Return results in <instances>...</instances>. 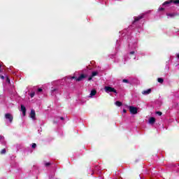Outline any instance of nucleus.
Masks as SVG:
<instances>
[{
  "mask_svg": "<svg viewBox=\"0 0 179 179\" xmlns=\"http://www.w3.org/2000/svg\"><path fill=\"white\" fill-rule=\"evenodd\" d=\"M5 119H6V122L7 125H9L12 124V122H13V115L10 113H6Z\"/></svg>",
  "mask_w": 179,
  "mask_h": 179,
  "instance_id": "nucleus-2",
  "label": "nucleus"
},
{
  "mask_svg": "<svg viewBox=\"0 0 179 179\" xmlns=\"http://www.w3.org/2000/svg\"><path fill=\"white\" fill-rule=\"evenodd\" d=\"M35 94H36L35 92L31 93V94H30V97H31V99H33V97H34Z\"/></svg>",
  "mask_w": 179,
  "mask_h": 179,
  "instance_id": "nucleus-26",
  "label": "nucleus"
},
{
  "mask_svg": "<svg viewBox=\"0 0 179 179\" xmlns=\"http://www.w3.org/2000/svg\"><path fill=\"white\" fill-rule=\"evenodd\" d=\"M31 148H32V149H36V148H37V144H36V143H32L31 144Z\"/></svg>",
  "mask_w": 179,
  "mask_h": 179,
  "instance_id": "nucleus-24",
  "label": "nucleus"
},
{
  "mask_svg": "<svg viewBox=\"0 0 179 179\" xmlns=\"http://www.w3.org/2000/svg\"><path fill=\"white\" fill-rule=\"evenodd\" d=\"M86 78H87V74H80V76L77 78L75 76H69L62 79L59 82L60 85H64V82H68V80H72L73 79H76V82H81V80H84L85 79H86Z\"/></svg>",
  "mask_w": 179,
  "mask_h": 179,
  "instance_id": "nucleus-1",
  "label": "nucleus"
},
{
  "mask_svg": "<svg viewBox=\"0 0 179 179\" xmlns=\"http://www.w3.org/2000/svg\"><path fill=\"white\" fill-rule=\"evenodd\" d=\"M37 93H43V89L38 88V91H37Z\"/></svg>",
  "mask_w": 179,
  "mask_h": 179,
  "instance_id": "nucleus-28",
  "label": "nucleus"
},
{
  "mask_svg": "<svg viewBox=\"0 0 179 179\" xmlns=\"http://www.w3.org/2000/svg\"><path fill=\"white\" fill-rule=\"evenodd\" d=\"M176 57H177V58H178V59H179V53H177V54H176Z\"/></svg>",
  "mask_w": 179,
  "mask_h": 179,
  "instance_id": "nucleus-36",
  "label": "nucleus"
},
{
  "mask_svg": "<svg viewBox=\"0 0 179 179\" xmlns=\"http://www.w3.org/2000/svg\"><path fill=\"white\" fill-rule=\"evenodd\" d=\"M6 83H8V85H10V79L9 78V77H6Z\"/></svg>",
  "mask_w": 179,
  "mask_h": 179,
  "instance_id": "nucleus-22",
  "label": "nucleus"
},
{
  "mask_svg": "<svg viewBox=\"0 0 179 179\" xmlns=\"http://www.w3.org/2000/svg\"><path fill=\"white\" fill-rule=\"evenodd\" d=\"M156 114L160 117L162 115V114H163V113L160 111H157Z\"/></svg>",
  "mask_w": 179,
  "mask_h": 179,
  "instance_id": "nucleus-29",
  "label": "nucleus"
},
{
  "mask_svg": "<svg viewBox=\"0 0 179 179\" xmlns=\"http://www.w3.org/2000/svg\"><path fill=\"white\" fill-rule=\"evenodd\" d=\"M45 166L46 167H48V166H51V163L47 162V163L45 164Z\"/></svg>",
  "mask_w": 179,
  "mask_h": 179,
  "instance_id": "nucleus-30",
  "label": "nucleus"
},
{
  "mask_svg": "<svg viewBox=\"0 0 179 179\" xmlns=\"http://www.w3.org/2000/svg\"><path fill=\"white\" fill-rule=\"evenodd\" d=\"M136 52V47L131 45L129 47V55H131L133 57L134 59H135L136 57H135V53Z\"/></svg>",
  "mask_w": 179,
  "mask_h": 179,
  "instance_id": "nucleus-3",
  "label": "nucleus"
},
{
  "mask_svg": "<svg viewBox=\"0 0 179 179\" xmlns=\"http://www.w3.org/2000/svg\"><path fill=\"white\" fill-rule=\"evenodd\" d=\"M49 178H54V175H52V176H49Z\"/></svg>",
  "mask_w": 179,
  "mask_h": 179,
  "instance_id": "nucleus-34",
  "label": "nucleus"
},
{
  "mask_svg": "<svg viewBox=\"0 0 179 179\" xmlns=\"http://www.w3.org/2000/svg\"><path fill=\"white\" fill-rule=\"evenodd\" d=\"M129 111L131 114H138V108L134 107V106H130L129 107Z\"/></svg>",
  "mask_w": 179,
  "mask_h": 179,
  "instance_id": "nucleus-7",
  "label": "nucleus"
},
{
  "mask_svg": "<svg viewBox=\"0 0 179 179\" xmlns=\"http://www.w3.org/2000/svg\"><path fill=\"white\" fill-rule=\"evenodd\" d=\"M30 117L32 120H36V111L34 110H31Z\"/></svg>",
  "mask_w": 179,
  "mask_h": 179,
  "instance_id": "nucleus-14",
  "label": "nucleus"
},
{
  "mask_svg": "<svg viewBox=\"0 0 179 179\" xmlns=\"http://www.w3.org/2000/svg\"><path fill=\"white\" fill-rule=\"evenodd\" d=\"M114 57V55H112L111 58Z\"/></svg>",
  "mask_w": 179,
  "mask_h": 179,
  "instance_id": "nucleus-41",
  "label": "nucleus"
},
{
  "mask_svg": "<svg viewBox=\"0 0 179 179\" xmlns=\"http://www.w3.org/2000/svg\"><path fill=\"white\" fill-rule=\"evenodd\" d=\"M65 118L64 117H57L54 119V124H58L59 121H64Z\"/></svg>",
  "mask_w": 179,
  "mask_h": 179,
  "instance_id": "nucleus-9",
  "label": "nucleus"
},
{
  "mask_svg": "<svg viewBox=\"0 0 179 179\" xmlns=\"http://www.w3.org/2000/svg\"><path fill=\"white\" fill-rule=\"evenodd\" d=\"M21 111L22 112L23 115H26V107L24 105H21Z\"/></svg>",
  "mask_w": 179,
  "mask_h": 179,
  "instance_id": "nucleus-16",
  "label": "nucleus"
},
{
  "mask_svg": "<svg viewBox=\"0 0 179 179\" xmlns=\"http://www.w3.org/2000/svg\"><path fill=\"white\" fill-rule=\"evenodd\" d=\"M174 2V4L175 5H178V3H179V0H175V1H173Z\"/></svg>",
  "mask_w": 179,
  "mask_h": 179,
  "instance_id": "nucleus-31",
  "label": "nucleus"
},
{
  "mask_svg": "<svg viewBox=\"0 0 179 179\" xmlns=\"http://www.w3.org/2000/svg\"><path fill=\"white\" fill-rule=\"evenodd\" d=\"M155 122H156V118L151 117H150L149 120H148V124H150V125H153V124H155Z\"/></svg>",
  "mask_w": 179,
  "mask_h": 179,
  "instance_id": "nucleus-13",
  "label": "nucleus"
},
{
  "mask_svg": "<svg viewBox=\"0 0 179 179\" xmlns=\"http://www.w3.org/2000/svg\"><path fill=\"white\" fill-rule=\"evenodd\" d=\"M159 10H164V8H159Z\"/></svg>",
  "mask_w": 179,
  "mask_h": 179,
  "instance_id": "nucleus-33",
  "label": "nucleus"
},
{
  "mask_svg": "<svg viewBox=\"0 0 179 179\" xmlns=\"http://www.w3.org/2000/svg\"><path fill=\"white\" fill-rule=\"evenodd\" d=\"M11 166L13 169H17V170L19 169V164L16 163V162H13V164H11Z\"/></svg>",
  "mask_w": 179,
  "mask_h": 179,
  "instance_id": "nucleus-17",
  "label": "nucleus"
},
{
  "mask_svg": "<svg viewBox=\"0 0 179 179\" xmlns=\"http://www.w3.org/2000/svg\"><path fill=\"white\" fill-rule=\"evenodd\" d=\"M178 94H176V98L178 99Z\"/></svg>",
  "mask_w": 179,
  "mask_h": 179,
  "instance_id": "nucleus-37",
  "label": "nucleus"
},
{
  "mask_svg": "<svg viewBox=\"0 0 179 179\" xmlns=\"http://www.w3.org/2000/svg\"><path fill=\"white\" fill-rule=\"evenodd\" d=\"M176 1V0H169V1H166L165 2L163 3V6H167L169 5H170L171 3H174V2Z\"/></svg>",
  "mask_w": 179,
  "mask_h": 179,
  "instance_id": "nucleus-11",
  "label": "nucleus"
},
{
  "mask_svg": "<svg viewBox=\"0 0 179 179\" xmlns=\"http://www.w3.org/2000/svg\"><path fill=\"white\" fill-rule=\"evenodd\" d=\"M1 71L0 70V73H1Z\"/></svg>",
  "mask_w": 179,
  "mask_h": 179,
  "instance_id": "nucleus-43",
  "label": "nucleus"
},
{
  "mask_svg": "<svg viewBox=\"0 0 179 179\" xmlns=\"http://www.w3.org/2000/svg\"><path fill=\"white\" fill-rule=\"evenodd\" d=\"M91 174H92V176H93V171H92V173Z\"/></svg>",
  "mask_w": 179,
  "mask_h": 179,
  "instance_id": "nucleus-40",
  "label": "nucleus"
},
{
  "mask_svg": "<svg viewBox=\"0 0 179 179\" xmlns=\"http://www.w3.org/2000/svg\"><path fill=\"white\" fill-rule=\"evenodd\" d=\"M5 153H6V149H3V150H1V155H5Z\"/></svg>",
  "mask_w": 179,
  "mask_h": 179,
  "instance_id": "nucleus-25",
  "label": "nucleus"
},
{
  "mask_svg": "<svg viewBox=\"0 0 179 179\" xmlns=\"http://www.w3.org/2000/svg\"><path fill=\"white\" fill-rule=\"evenodd\" d=\"M96 94H97V91L96 90H91L89 97L90 99H93V97H94V96H96Z\"/></svg>",
  "mask_w": 179,
  "mask_h": 179,
  "instance_id": "nucleus-10",
  "label": "nucleus"
},
{
  "mask_svg": "<svg viewBox=\"0 0 179 179\" xmlns=\"http://www.w3.org/2000/svg\"><path fill=\"white\" fill-rule=\"evenodd\" d=\"M143 16H145V15L141 14L137 17H134V20L133 21L132 24H135L136 22H139V20L143 19Z\"/></svg>",
  "mask_w": 179,
  "mask_h": 179,
  "instance_id": "nucleus-6",
  "label": "nucleus"
},
{
  "mask_svg": "<svg viewBox=\"0 0 179 179\" xmlns=\"http://www.w3.org/2000/svg\"><path fill=\"white\" fill-rule=\"evenodd\" d=\"M104 90L106 93H115V94H118V92H117V90L115 89H114V87H110V86H106L104 87Z\"/></svg>",
  "mask_w": 179,
  "mask_h": 179,
  "instance_id": "nucleus-4",
  "label": "nucleus"
},
{
  "mask_svg": "<svg viewBox=\"0 0 179 179\" xmlns=\"http://www.w3.org/2000/svg\"><path fill=\"white\" fill-rule=\"evenodd\" d=\"M0 145H2L3 146H6V141H5V137L1 135H0Z\"/></svg>",
  "mask_w": 179,
  "mask_h": 179,
  "instance_id": "nucleus-8",
  "label": "nucleus"
},
{
  "mask_svg": "<svg viewBox=\"0 0 179 179\" xmlns=\"http://www.w3.org/2000/svg\"><path fill=\"white\" fill-rule=\"evenodd\" d=\"M93 79V77H92V76H90L89 78H88V80L90 81Z\"/></svg>",
  "mask_w": 179,
  "mask_h": 179,
  "instance_id": "nucleus-32",
  "label": "nucleus"
},
{
  "mask_svg": "<svg viewBox=\"0 0 179 179\" xmlns=\"http://www.w3.org/2000/svg\"><path fill=\"white\" fill-rule=\"evenodd\" d=\"M1 79H5V76H1Z\"/></svg>",
  "mask_w": 179,
  "mask_h": 179,
  "instance_id": "nucleus-35",
  "label": "nucleus"
},
{
  "mask_svg": "<svg viewBox=\"0 0 179 179\" xmlns=\"http://www.w3.org/2000/svg\"><path fill=\"white\" fill-rule=\"evenodd\" d=\"M56 94H61V91L58 88L52 87L51 96H55Z\"/></svg>",
  "mask_w": 179,
  "mask_h": 179,
  "instance_id": "nucleus-5",
  "label": "nucleus"
},
{
  "mask_svg": "<svg viewBox=\"0 0 179 179\" xmlns=\"http://www.w3.org/2000/svg\"><path fill=\"white\" fill-rule=\"evenodd\" d=\"M150 93H152V89H148L142 92V94L144 96H148V94H150Z\"/></svg>",
  "mask_w": 179,
  "mask_h": 179,
  "instance_id": "nucleus-12",
  "label": "nucleus"
},
{
  "mask_svg": "<svg viewBox=\"0 0 179 179\" xmlns=\"http://www.w3.org/2000/svg\"><path fill=\"white\" fill-rule=\"evenodd\" d=\"M157 80H158L159 83H163V82H164V80L162 78H159L157 79Z\"/></svg>",
  "mask_w": 179,
  "mask_h": 179,
  "instance_id": "nucleus-23",
  "label": "nucleus"
},
{
  "mask_svg": "<svg viewBox=\"0 0 179 179\" xmlns=\"http://www.w3.org/2000/svg\"><path fill=\"white\" fill-rule=\"evenodd\" d=\"M128 61V56L124 55L123 57V62L125 64Z\"/></svg>",
  "mask_w": 179,
  "mask_h": 179,
  "instance_id": "nucleus-21",
  "label": "nucleus"
},
{
  "mask_svg": "<svg viewBox=\"0 0 179 179\" xmlns=\"http://www.w3.org/2000/svg\"><path fill=\"white\" fill-rule=\"evenodd\" d=\"M115 106H117V107H121L122 106V103L121 101H117L115 103Z\"/></svg>",
  "mask_w": 179,
  "mask_h": 179,
  "instance_id": "nucleus-19",
  "label": "nucleus"
},
{
  "mask_svg": "<svg viewBox=\"0 0 179 179\" xmlns=\"http://www.w3.org/2000/svg\"><path fill=\"white\" fill-rule=\"evenodd\" d=\"M166 16H169V17H174V16H179V14L177 13H166Z\"/></svg>",
  "mask_w": 179,
  "mask_h": 179,
  "instance_id": "nucleus-15",
  "label": "nucleus"
},
{
  "mask_svg": "<svg viewBox=\"0 0 179 179\" xmlns=\"http://www.w3.org/2000/svg\"><path fill=\"white\" fill-rule=\"evenodd\" d=\"M173 107L174 108H177V107H178V100L173 101Z\"/></svg>",
  "mask_w": 179,
  "mask_h": 179,
  "instance_id": "nucleus-18",
  "label": "nucleus"
},
{
  "mask_svg": "<svg viewBox=\"0 0 179 179\" xmlns=\"http://www.w3.org/2000/svg\"><path fill=\"white\" fill-rule=\"evenodd\" d=\"M97 75H99V73L97 71H93L92 73L91 76H92V78H94V76H97Z\"/></svg>",
  "mask_w": 179,
  "mask_h": 179,
  "instance_id": "nucleus-20",
  "label": "nucleus"
},
{
  "mask_svg": "<svg viewBox=\"0 0 179 179\" xmlns=\"http://www.w3.org/2000/svg\"><path fill=\"white\" fill-rule=\"evenodd\" d=\"M38 132H39V133H40V132H41V130H40V129H39V130H38Z\"/></svg>",
  "mask_w": 179,
  "mask_h": 179,
  "instance_id": "nucleus-39",
  "label": "nucleus"
},
{
  "mask_svg": "<svg viewBox=\"0 0 179 179\" xmlns=\"http://www.w3.org/2000/svg\"><path fill=\"white\" fill-rule=\"evenodd\" d=\"M1 64H0V69H1Z\"/></svg>",
  "mask_w": 179,
  "mask_h": 179,
  "instance_id": "nucleus-42",
  "label": "nucleus"
},
{
  "mask_svg": "<svg viewBox=\"0 0 179 179\" xmlns=\"http://www.w3.org/2000/svg\"><path fill=\"white\" fill-rule=\"evenodd\" d=\"M122 82L123 83H129V81L127 79H123Z\"/></svg>",
  "mask_w": 179,
  "mask_h": 179,
  "instance_id": "nucleus-27",
  "label": "nucleus"
},
{
  "mask_svg": "<svg viewBox=\"0 0 179 179\" xmlns=\"http://www.w3.org/2000/svg\"><path fill=\"white\" fill-rule=\"evenodd\" d=\"M123 113H127V110L124 109Z\"/></svg>",
  "mask_w": 179,
  "mask_h": 179,
  "instance_id": "nucleus-38",
  "label": "nucleus"
}]
</instances>
